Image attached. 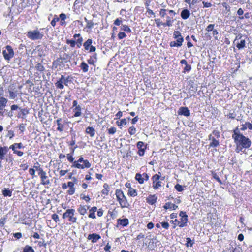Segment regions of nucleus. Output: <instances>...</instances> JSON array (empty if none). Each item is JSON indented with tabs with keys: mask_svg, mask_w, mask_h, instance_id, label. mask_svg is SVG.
I'll return each mask as SVG.
<instances>
[{
	"mask_svg": "<svg viewBox=\"0 0 252 252\" xmlns=\"http://www.w3.org/2000/svg\"><path fill=\"white\" fill-rule=\"evenodd\" d=\"M87 239L91 240L92 243H95L101 239V236L98 234L92 233L88 235Z\"/></svg>",
	"mask_w": 252,
	"mask_h": 252,
	"instance_id": "9b49d317",
	"label": "nucleus"
},
{
	"mask_svg": "<svg viewBox=\"0 0 252 252\" xmlns=\"http://www.w3.org/2000/svg\"><path fill=\"white\" fill-rule=\"evenodd\" d=\"M89 208V206H86L80 205V206L78 208V211L81 215H84L86 213L87 209Z\"/></svg>",
	"mask_w": 252,
	"mask_h": 252,
	"instance_id": "6ab92c4d",
	"label": "nucleus"
},
{
	"mask_svg": "<svg viewBox=\"0 0 252 252\" xmlns=\"http://www.w3.org/2000/svg\"><path fill=\"white\" fill-rule=\"evenodd\" d=\"M97 211V207H93L91 208V209L89 210V217L92 219H95L96 218L95 212Z\"/></svg>",
	"mask_w": 252,
	"mask_h": 252,
	"instance_id": "b1692460",
	"label": "nucleus"
},
{
	"mask_svg": "<svg viewBox=\"0 0 252 252\" xmlns=\"http://www.w3.org/2000/svg\"><path fill=\"white\" fill-rule=\"evenodd\" d=\"M157 199V197H156L155 195H151L147 198V202L149 204L153 205L156 202Z\"/></svg>",
	"mask_w": 252,
	"mask_h": 252,
	"instance_id": "aec40b11",
	"label": "nucleus"
},
{
	"mask_svg": "<svg viewBox=\"0 0 252 252\" xmlns=\"http://www.w3.org/2000/svg\"><path fill=\"white\" fill-rule=\"evenodd\" d=\"M247 128H249L250 130H252V124L249 122H246L245 124H243L240 129L242 131H245Z\"/></svg>",
	"mask_w": 252,
	"mask_h": 252,
	"instance_id": "cd10ccee",
	"label": "nucleus"
},
{
	"mask_svg": "<svg viewBox=\"0 0 252 252\" xmlns=\"http://www.w3.org/2000/svg\"><path fill=\"white\" fill-rule=\"evenodd\" d=\"M38 175L40 177L41 180V184L43 185H50L51 184L50 181L46 176V173L45 171H44L43 172L40 173V174H38Z\"/></svg>",
	"mask_w": 252,
	"mask_h": 252,
	"instance_id": "6e6552de",
	"label": "nucleus"
},
{
	"mask_svg": "<svg viewBox=\"0 0 252 252\" xmlns=\"http://www.w3.org/2000/svg\"><path fill=\"white\" fill-rule=\"evenodd\" d=\"M191 69V66L190 65L187 64L185 65L184 68V72H189L190 71Z\"/></svg>",
	"mask_w": 252,
	"mask_h": 252,
	"instance_id": "69168bd1",
	"label": "nucleus"
},
{
	"mask_svg": "<svg viewBox=\"0 0 252 252\" xmlns=\"http://www.w3.org/2000/svg\"><path fill=\"white\" fill-rule=\"evenodd\" d=\"M121 30L125 31L126 32L130 33L131 32V30L130 28L126 25H122L121 26Z\"/></svg>",
	"mask_w": 252,
	"mask_h": 252,
	"instance_id": "4c0bfd02",
	"label": "nucleus"
},
{
	"mask_svg": "<svg viewBox=\"0 0 252 252\" xmlns=\"http://www.w3.org/2000/svg\"><path fill=\"white\" fill-rule=\"evenodd\" d=\"M163 208L165 209H172L173 210H175L178 208V206L171 202H167L164 205Z\"/></svg>",
	"mask_w": 252,
	"mask_h": 252,
	"instance_id": "412c9836",
	"label": "nucleus"
},
{
	"mask_svg": "<svg viewBox=\"0 0 252 252\" xmlns=\"http://www.w3.org/2000/svg\"><path fill=\"white\" fill-rule=\"evenodd\" d=\"M173 38L176 39V41L182 45L184 42V38L182 36L181 32L179 31H174L173 33Z\"/></svg>",
	"mask_w": 252,
	"mask_h": 252,
	"instance_id": "9d476101",
	"label": "nucleus"
},
{
	"mask_svg": "<svg viewBox=\"0 0 252 252\" xmlns=\"http://www.w3.org/2000/svg\"><path fill=\"white\" fill-rule=\"evenodd\" d=\"M135 179L140 184H142L144 183V180L143 174H141L139 173H136L135 175Z\"/></svg>",
	"mask_w": 252,
	"mask_h": 252,
	"instance_id": "393cba45",
	"label": "nucleus"
},
{
	"mask_svg": "<svg viewBox=\"0 0 252 252\" xmlns=\"http://www.w3.org/2000/svg\"><path fill=\"white\" fill-rule=\"evenodd\" d=\"M62 119L60 118L57 120V124L58 126L57 128V130L62 132L63 130V126L61 123Z\"/></svg>",
	"mask_w": 252,
	"mask_h": 252,
	"instance_id": "473e14b6",
	"label": "nucleus"
},
{
	"mask_svg": "<svg viewBox=\"0 0 252 252\" xmlns=\"http://www.w3.org/2000/svg\"><path fill=\"white\" fill-rule=\"evenodd\" d=\"M179 115H182L186 117L189 116L190 115V110L187 107H181L178 111Z\"/></svg>",
	"mask_w": 252,
	"mask_h": 252,
	"instance_id": "1a4fd4ad",
	"label": "nucleus"
},
{
	"mask_svg": "<svg viewBox=\"0 0 252 252\" xmlns=\"http://www.w3.org/2000/svg\"><path fill=\"white\" fill-rule=\"evenodd\" d=\"M28 37L32 40H37L41 39L43 35L40 33L37 30L30 31L28 32Z\"/></svg>",
	"mask_w": 252,
	"mask_h": 252,
	"instance_id": "20e7f679",
	"label": "nucleus"
},
{
	"mask_svg": "<svg viewBox=\"0 0 252 252\" xmlns=\"http://www.w3.org/2000/svg\"><path fill=\"white\" fill-rule=\"evenodd\" d=\"M215 27L214 24H209L205 29V30L207 32H211L214 30V28Z\"/></svg>",
	"mask_w": 252,
	"mask_h": 252,
	"instance_id": "680f3d73",
	"label": "nucleus"
},
{
	"mask_svg": "<svg viewBox=\"0 0 252 252\" xmlns=\"http://www.w3.org/2000/svg\"><path fill=\"white\" fill-rule=\"evenodd\" d=\"M83 167H81V169H83L85 168H89L91 167V163L89 162L88 160H85V161L83 162V164H81Z\"/></svg>",
	"mask_w": 252,
	"mask_h": 252,
	"instance_id": "c03bdc74",
	"label": "nucleus"
},
{
	"mask_svg": "<svg viewBox=\"0 0 252 252\" xmlns=\"http://www.w3.org/2000/svg\"><path fill=\"white\" fill-rule=\"evenodd\" d=\"M15 86L14 85H10L9 88L10 97L11 98H14L16 96V92L14 90Z\"/></svg>",
	"mask_w": 252,
	"mask_h": 252,
	"instance_id": "5701e85b",
	"label": "nucleus"
},
{
	"mask_svg": "<svg viewBox=\"0 0 252 252\" xmlns=\"http://www.w3.org/2000/svg\"><path fill=\"white\" fill-rule=\"evenodd\" d=\"M59 21V18L57 16V15H55L54 18L51 22V25L53 27H55L56 24V22H58Z\"/></svg>",
	"mask_w": 252,
	"mask_h": 252,
	"instance_id": "3c124183",
	"label": "nucleus"
},
{
	"mask_svg": "<svg viewBox=\"0 0 252 252\" xmlns=\"http://www.w3.org/2000/svg\"><path fill=\"white\" fill-rule=\"evenodd\" d=\"M84 20L87 23L86 28H87L89 29H92L93 28L94 25V23L93 22V21L89 20L86 17L84 18Z\"/></svg>",
	"mask_w": 252,
	"mask_h": 252,
	"instance_id": "7c9ffc66",
	"label": "nucleus"
},
{
	"mask_svg": "<svg viewBox=\"0 0 252 252\" xmlns=\"http://www.w3.org/2000/svg\"><path fill=\"white\" fill-rule=\"evenodd\" d=\"M71 79H72V77L69 76L66 77L64 80L63 81V84H64L66 86H68V83L72 82Z\"/></svg>",
	"mask_w": 252,
	"mask_h": 252,
	"instance_id": "49530a36",
	"label": "nucleus"
},
{
	"mask_svg": "<svg viewBox=\"0 0 252 252\" xmlns=\"http://www.w3.org/2000/svg\"><path fill=\"white\" fill-rule=\"evenodd\" d=\"M75 211L73 209H68L63 214V219L68 218L69 221L74 223L76 222L77 218L74 217Z\"/></svg>",
	"mask_w": 252,
	"mask_h": 252,
	"instance_id": "7ed1b4c3",
	"label": "nucleus"
},
{
	"mask_svg": "<svg viewBox=\"0 0 252 252\" xmlns=\"http://www.w3.org/2000/svg\"><path fill=\"white\" fill-rule=\"evenodd\" d=\"M66 43L70 45L71 47H75L76 45V41L74 39H67Z\"/></svg>",
	"mask_w": 252,
	"mask_h": 252,
	"instance_id": "a18cd8bd",
	"label": "nucleus"
},
{
	"mask_svg": "<svg viewBox=\"0 0 252 252\" xmlns=\"http://www.w3.org/2000/svg\"><path fill=\"white\" fill-rule=\"evenodd\" d=\"M93 40L92 39H87L84 43L83 46L85 50H88L90 47L92 45Z\"/></svg>",
	"mask_w": 252,
	"mask_h": 252,
	"instance_id": "bb28decb",
	"label": "nucleus"
},
{
	"mask_svg": "<svg viewBox=\"0 0 252 252\" xmlns=\"http://www.w3.org/2000/svg\"><path fill=\"white\" fill-rule=\"evenodd\" d=\"M43 113H44V111L42 109L38 112V116L40 119V121L42 123H45V118L43 117Z\"/></svg>",
	"mask_w": 252,
	"mask_h": 252,
	"instance_id": "ea45409f",
	"label": "nucleus"
},
{
	"mask_svg": "<svg viewBox=\"0 0 252 252\" xmlns=\"http://www.w3.org/2000/svg\"><path fill=\"white\" fill-rule=\"evenodd\" d=\"M161 181H157L155 183H153V188L155 189H158L159 187H160L161 185Z\"/></svg>",
	"mask_w": 252,
	"mask_h": 252,
	"instance_id": "09e8293b",
	"label": "nucleus"
},
{
	"mask_svg": "<svg viewBox=\"0 0 252 252\" xmlns=\"http://www.w3.org/2000/svg\"><path fill=\"white\" fill-rule=\"evenodd\" d=\"M3 194L4 196H11V193L12 192L10 191L9 189H4L2 191Z\"/></svg>",
	"mask_w": 252,
	"mask_h": 252,
	"instance_id": "bf43d9fd",
	"label": "nucleus"
},
{
	"mask_svg": "<svg viewBox=\"0 0 252 252\" xmlns=\"http://www.w3.org/2000/svg\"><path fill=\"white\" fill-rule=\"evenodd\" d=\"M80 67L83 73L87 72L89 70V66L85 62H82L81 63Z\"/></svg>",
	"mask_w": 252,
	"mask_h": 252,
	"instance_id": "a878e982",
	"label": "nucleus"
},
{
	"mask_svg": "<svg viewBox=\"0 0 252 252\" xmlns=\"http://www.w3.org/2000/svg\"><path fill=\"white\" fill-rule=\"evenodd\" d=\"M117 123L119 126H121L122 125H126L127 124L126 120V119H122L120 120V123L117 121Z\"/></svg>",
	"mask_w": 252,
	"mask_h": 252,
	"instance_id": "052dcab7",
	"label": "nucleus"
},
{
	"mask_svg": "<svg viewBox=\"0 0 252 252\" xmlns=\"http://www.w3.org/2000/svg\"><path fill=\"white\" fill-rule=\"evenodd\" d=\"M33 168L38 171V174H40V173L44 171L42 168L40 167L39 163L37 162L34 164Z\"/></svg>",
	"mask_w": 252,
	"mask_h": 252,
	"instance_id": "e433bc0d",
	"label": "nucleus"
},
{
	"mask_svg": "<svg viewBox=\"0 0 252 252\" xmlns=\"http://www.w3.org/2000/svg\"><path fill=\"white\" fill-rule=\"evenodd\" d=\"M167 21L166 23H164V24H163V27L166 26H171L172 25V23L173 22V20L171 19V18L169 16H167Z\"/></svg>",
	"mask_w": 252,
	"mask_h": 252,
	"instance_id": "c9c22d12",
	"label": "nucleus"
},
{
	"mask_svg": "<svg viewBox=\"0 0 252 252\" xmlns=\"http://www.w3.org/2000/svg\"><path fill=\"white\" fill-rule=\"evenodd\" d=\"M109 134H114L116 132V128L115 127H111L108 129Z\"/></svg>",
	"mask_w": 252,
	"mask_h": 252,
	"instance_id": "0e129e2a",
	"label": "nucleus"
},
{
	"mask_svg": "<svg viewBox=\"0 0 252 252\" xmlns=\"http://www.w3.org/2000/svg\"><path fill=\"white\" fill-rule=\"evenodd\" d=\"M104 189L102 190V193L103 194L108 195L109 192V185L107 183H105L103 185Z\"/></svg>",
	"mask_w": 252,
	"mask_h": 252,
	"instance_id": "79ce46f5",
	"label": "nucleus"
},
{
	"mask_svg": "<svg viewBox=\"0 0 252 252\" xmlns=\"http://www.w3.org/2000/svg\"><path fill=\"white\" fill-rule=\"evenodd\" d=\"M128 194L130 196L134 197L136 196L137 195V193L136 190L135 189L132 188H130V189L128 190Z\"/></svg>",
	"mask_w": 252,
	"mask_h": 252,
	"instance_id": "58836bf2",
	"label": "nucleus"
},
{
	"mask_svg": "<svg viewBox=\"0 0 252 252\" xmlns=\"http://www.w3.org/2000/svg\"><path fill=\"white\" fill-rule=\"evenodd\" d=\"M230 252H242V249L241 247L237 246Z\"/></svg>",
	"mask_w": 252,
	"mask_h": 252,
	"instance_id": "774afa93",
	"label": "nucleus"
},
{
	"mask_svg": "<svg viewBox=\"0 0 252 252\" xmlns=\"http://www.w3.org/2000/svg\"><path fill=\"white\" fill-rule=\"evenodd\" d=\"M116 195L117 199L119 202L120 205L122 208L128 207L129 204L126 196L124 195L123 192L121 190L117 189L116 190Z\"/></svg>",
	"mask_w": 252,
	"mask_h": 252,
	"instance_id": "f03ea898",
	"label": "nucleus"
},
{
	"mask_svg": "<svg viewBox=\"0 0 252 252\" xmlns=\"http://www.w3.org/2000/svg\"><path fill=\"white\" fill-rule=\"evenodd\" d=\"M153 183H155L160 179V176L158 174H156L153 176L152 178Z\"/></svg>",
	"mask_w": 252,
	"mask_h": 252,
	"instance_id": "603ef678",
	"label": "nucleus"
},
{
	"mask_svg": "<svg viewBox=\"0 0 252 252\" xmlns=\"http://www.w3.org/2000/svg\"><path fill=\"white\" fill-rule=\"evenodd\" d=\"M72 163V165H71V167L76 168L78 169H81V167H83L82 165L80 164L78 161H73L71 162Z\"/></svg>",
	"mask_w": 252,
	"mask_h": 252,
	"instance_id": "37998d69",
	"label": "nucleus"
},
{
	"mask_svg": "<svg viewBox=\"0 0 252 252\" xmlns=\"http://www.w3.org/2000/svg\"><path fill=\"white\" fill-rule=\"evenodd\" d=\"M236 44L237 48H238L239 50L244 48L246 47L245 39H241L240 42H237Z\"/></svg>",
	"mask_w": 252,
	"mask_h": 252,
	"instance_id": "4be33fe9",
	"label": "nucleus"
},
{
	"mask_svg": "<svg viewBox=\"0 0 252 252\" xmlns=\"http://www.w3.org/2000/svg\"><path fill=\"white\" fill-rule=\"evenodd\" d=\"M137 147L138 149V154L140 156H142L144 155L145 150L146 148H143L144 143L142 141H139L137 143Z\"/></svg>",
	"mask_w": 252,
	"mask_h": 252,
	"instance_id": "f8f14e48",
	"label": "nucleus"
},
{
	"mask_svg": "<svg viewBox=\"0 0 252 252\" xmlns=\"http://www.w3.org/2000/svg\"><path fill=\"white\" fill-rule=\"evenodd\" d=\"M28 218L27 216H25V217H21L18 220L19 221L22 223V224H25L26 225H30L29 223H27L26 221L25 220V219Z\"/></svg>",
	"mask_w": 252,
	"mask_h": 252,
	"instance_id": "4d7b16f0",
	"label": "nucleus"
},
{
	"mask_svg": "<svg viewBox=\"0 0 252 252\" xmlns=\"http://www.w3.org/2000/svg\"><path fill=\"white\" fill-rule=\"evenodd\" d=\"M81 108L80 105H78V106H76L73 109V112H74V116L75 117L80 116L81 114Z\"/></svg>",
	"mask_w": 252,
	"mask_h": 252,
	"instance_id": "c756f323",
	"label": "nucleus"
},
{
	"mask_svg": "<svg viewBox=\"0 0 252 252\" xmlns=\"http://www.w3.org/2000/svg\"><path fill=\"white\" fill-rule=\"evenodd\" d=\"M17 112L18 114L17 115V117L18 118H21L22 119H25L26 116L29 114V110L26 108H21V107H19L17 105Z\"/></svg>",
	"mask_w": 252,
	"mask_h": 252,
	"instance_id": "0eeeda50",
	"label": "nucleus"
},
{
	"mask_svg": "<svg viewBox=\"0 0 252 252\" xmlns=\"http://www.w3.org/2000/svg\"><path fill=\"white\" fill-rule=\"evenodd\" d=\"M179 216L181 217V221H187L188 220V216L186 214L185 212L180 211L179 213Z\"/></svg>",
	"mask_w": 252,
	"mask_h": 252,
	"instance_id": "c85d7f7f",
	"label": "nucleus"
},
{
	"mask_svg": "<svg viewBox=\"0 0 252 252\" xmlns=\"http://www.w3.org/2000/svg\"><path fill=\"white\" fill-rule=\"evenodd\" d=\"M85 132L89 134L91 137H93L95 134V130L93 127L88 126L86 128Z\"/></svg>",
	"mask_w": 252,
	"mask_h": 252,
	"instance_id": "f3484780",
	"label": "nucleus"
},
{
	"mask_svg": "<svg viewBox=\"0 0 252 252\" xmlns=\"http://www.w3.org/2000/svg\"><path fill=\"white\" fill-rule=\"evenodd\" d=\"M188 87L190 93H195L197 90V86L192 80L188 81Z\"/></svg>",
	"mask_w": 252,
	"mask_h": 252,
	"instance_id": "ddd939ff",
	"label": "nucleus"
},
{
	"mask_svg": "<svg viewBox=\"0 0 252 252\" xmlns=\"http://www.w3.org/2000/svg\"><path fill=\"white\" fill-rule=\"evenodd\" d=\"M118 36L119 39H122L126 37V34L124 32H120L118 34Z\"/></svg>",
	"mask_w": 252,
	"mask_h": 252,
	"instance_id": "e2e57ef3",
	"label": "nucleus"
},
{
	"mask_svg": "<svg viewBox=\"0 0 252 252\" xmlns=\"http://www.w3.org/2000/svg\"><path fill=\"white\" fill-rule=\"evenodd\" d=\"M7 103V100L6 98L1 97L0 98V110H2L3 107L5 106Z\"/></svg>",
	"mask_w": 252,
	"mask_h": 252,
	"instance_id": "f704fd0d",
	"label": "nucleus"
},
{
	"mask_svg": "<svg viewBox=\"0 0 252 252\" xmlns=\"http://www.w3.org/2000/svg\"><path fill=\"white\" fill-rule=\"evenodd\" d=\"M63 81L61 80H59L56 83L55 85L57 88L60 89H63L64 88V86L63 85Z\"/></svg>",
	"mask_w": 252,
	"mask_h": 252,
	"instance_id": "a19ab883",
	"label": "nucleus"
},
{
	"mask_svg": "<svg viewBox=\"0 0 252 252\" xmlns=\"http://www.w3.org/2000/svg\"><path fill=\"white\" fill-rule=\"evenodd\" d=\"M52 219L56 222H57L58 221H59V216L57 214H53L52 215Z\"/></svg>",
	"mask_w": 252,
	"mask_h": 252,
	"instance_id": "338daca9",
	"label": "nucleus"
},
{
	"mask_svg": "<svg viewBox=\"0 0 252 252\" xmlns=\"http://www.w3.org/2000/svg\"><path fill=\"white\" fill-rule=\"evenodd\" d=\"M26 46L21 44L19 47L18 51H17V52L19 53L20 56H21L18 57V58L20 60L22 59L23 56L25 55V56H26Z\"/></svg>",
	"mask_w": 252,
	"mask_h": 252,
	"instance_id": "4468645a",
	"label": "nucleus"
},
{
	"mask_svg": "<svg viewBox=\"0 0 252 252\" xmlns=\"http://www.w3.org/2000/svg\"><path fill=\"white\" fill-rule=\"evenodd\" d=\"M232 137L236 145L241 146L244 149H248L251 145L250 139L242 134L238 127L234 129Z\"/></svg>",
	"mask_w": 252,
	"mask_h": 252,
	"instance_id": "f257e3e1",
	"label": "nucleus"
},
{
	"mask_svg": "<svg viewBox=\"0 0 252 252\" xmlns=\"http://www.w3.org/2000/svg\"><path fill=\"white\" fill-rule=\"evenodd\" d=\"M36 69L39 71H43L44 70V67L42 64L38 63L35 66Z\"/></svg>",
	"mask_w": 252,
	"mask_h": 252,
	"instance_id": "de8ad7c7",
	"label": "nucleus"
},
{
	"mask_svg": "<svg viewBox=\"0 0 252 252\" xmlns=\"http://www.w3.org/2000/svg\"><path fill=\"white\" fill-rule=\"evenodd\" d=\"M186 242L187 247H192L194 244V242L193 241V240H192L191 238L189 237L186 238Z\"/></svg>",
	"mask_w": 252,
	"mask_h": 252,
	"instance_id": "8fccbe9b",
	"label": "nucleus"
},
{
	"mask_svg": "<svg viewBox=\"0 0 252 252\" xmlns=\"http://www.w3.org/2000/svg\"><path fill=\"white\" fill-rule=\"evenodd\" d=\"M169 44H170V46L171 47H179L182 46L181 45H180V44L178 43L176 41H172L170 42Z\"/></svg>",
	"mask_w": 252,
	"mask_h": 252,
	"instance_id": "864d4df0",
	"label": "nucleus"
},
{
	"mask_svg": "<svg viewBox=\"0 0 252 252\" xmlns=\"http://www.w3.org/2000/svg\"><path fill=\"white\" fill-rule=\"evenodd\" d=\"M23 252H35L32 247L27 245L23 248Z\"/></svg>",
	"mask_w": 252,
	"mask_h": 252,
	"instance_id": "72a5a7b5",
	"label": "nucleus"
},
{
	"mask_svg": "<svg viewBox=\"0 0 252 252\" xmlns=\"http://www.w3.org/2000/svg\"><path fill=\"white\" fill-rule=\"evenodd\" d=\"M219 145V142L214 137H212V140L209 144L210 147H216Z\"/></svg>",
	"mask_w": 252,
	"mask_h": 252,
	"instance_id": "2f4dec72",
	"label": "nucleus"
},
{
	"mask_svg": "<svg viewBox=\"0 0 252 252\" xmlns=\"http://www.w3.org/2000/svg\"><path fill=\"white\" fill-rule=\"evenodd\" d=\"M71 56L66 53H64L62 56H60L56 61H54L53 64L55 63L59 64V63H67L70 60Z\"/></svg>",
	"mask_w": 252,
	"mask_h": 252,
	"instance_id": "423d86ee",
	"label": "nucleus"
},
{
	"mask_svg": "<svg viewBox=\"0 0 252 252\" xmlns=\"http://www.w3.org/2000/svg\"><path fill=\"white\" fill-rule=\"evenodd\" d=\"M136 131V128L134 126L130 127L128 129V132L131 135L134 134Z\"/></svg>",
	"mask_w": 252,
	"mask_h": 252,
	"instance_id": "5fc2aeb1",
	"label": "nucleus"
},
{
	"mask_svg": "<svg viewBox=\"0 0 252 252\" xmlns=\"http://www.w3.org/2000/svg\"><path fill=\"white\" fill-rule=\"evenodd\" d=\"M2 53L5 59L6 60H9L14 55V51L9 45L6 46V49L3 50Z\"/></svg>",
	"mask_w": 252,
	"mask_h": 252,
	"instance_id": "39448f33",
	"label": "nucleus"
},
{
	"mask_svg": "<svg viewBox=\"0 0 252 252\" xmlns=\"http://www.w3.org/2000/svg\"><path fill=\"white\" fill-rule=\"evenodd\" d=\"M175 188L179 192H181L184 190L183 186L179 184L175 185Z\"/></svg>",
	"mask_w": 252,
	"mask_h": 252,
	"instance_id": "13d9d810",
	"label": "nucleus"
},
{
	"mask_svg": "<svg viewBox=\"0 0 252 252\" xmlns=\"http://www.w3.org/2000/svg\"><path fill=\"white\" fill-rule=\"evenodd\" d=\"M97 61V54L94 53L92 55L90 56V58L87 60V62L89 64L94 65V64Z\"/></svg>",
	"mask_w": 252,
	"mask_h": 252,
	"instance_id": "2eb2a0df",
	"label": "nucleus"
},
{
	"mask_svg": "<svg viewBox=\"0 0 252 252\" xmlns=\"http://www.w3.org/2000/svg\"><path fill=\"white\" fill-rule=\"evenodd\" d=\"M83 41V38L82 37H80V38H78L77 40H76V44L77 45V46L78 48H80L82 44V42Z\"/></svg>",
	"mask_w": 252,
	"mask_h": 252,
	"instance_id": "6e6d98bb",
	"label": "nucleus"
},
{
	"mask_svg": "<svg viewBox=\"0 0 252 252\" xmlns=\"http://www.w3.org/2000/svg\"><path fill=\"white\" fill-rule=\"evenodd\" d=\"M190 13L189 10L187 9H183L181 12V17L183 19L186 20L189 18Z\"/></svg>",
	"mask_w": 252,
	"mask_h": 252,
	"instance_id": "a211bd4d",
	"label": "nucleus"
},
{
	"mask_svg": "<svg viewBox=\"0 0 252 252\" xmlns=\"http://www.w3.org/2000/svg\"><path fill=\"white\" fill-rule=\"evenodd\" d=\"M117 227H118L119 225L123 226H126L129 224V220L127 218L118 219L117 220Z\"/></svg>",
	"mask_w": 252,
	"mask_h": 252,
	"instance_id": "dca6fc26",
	"label": "nucleus"
}]
</instances>
